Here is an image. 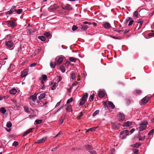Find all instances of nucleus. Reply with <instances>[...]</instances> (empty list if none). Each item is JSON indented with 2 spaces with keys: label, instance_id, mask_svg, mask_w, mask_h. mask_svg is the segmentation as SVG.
Listing matches in <instances>:
<instances>
[{
  "label": "nucleus",
  "instance_id": "35",
  "mask_svg": "<svg viewBox=\"0 0 154 154\" xmlns=\"http://www.w3.org/2000/svg\"><path fill=\"white\" fill-rule=\"evenodd\" d=\"M94 93H93L91 95L89 98V100L90 102H91L93 100V98L94 97Z\"/></svg>",
  "mask_w": 154,
  "mask_h": 154
},
{
  "label": "nucleus",
  "instance_id": "39",
  "mask_svg": "<svg viewBox=\"0 0 154 154\" xmlns=\"http://www.w3.org/2000/svg\"><path fill=\"white\" fill-rule=\"evenodd\" d=\"M69 60L72 62H75L76 61V59L73 57H70L69 58Z\"/></svg>",
  "mask_w": 154,
  "mask_h": 154
},
{
  "label": "nucleus",
  "instance_id": "23",
  "mask_svg": "<svg viewBox=\"0 0 154 154\" xmlns=\"http://www.w3.org/2000/svg\"><path fill=\"white\" fill-rule=\"evenodd\" d=\"M59 6H56L55 7H53L51 6L49 9V10L51 11H53L56 10L58 8Z\"/></svg>",
  "mask_w": 154,
  "mask_h": 154
},
{
  "label": "nucleus",
  "instance_id": "40",
  "mask_svg": "<svg viewBox=\"0 0 154 154\" xmlns=\"http://www.w3.org/2000/svg\"><path fill=\"white\" fill-rule=\"evenodd\" d=\"M99 110H96L95 111V112L93 113V116H95L98 113H99Z\"/></svg>",
  "mask_w": 154,
  "mask_h": 154
},
{
  "label": "nucleus",
  "instance_id": "18",
  "mask_svg": "<svg viewBox=\"0 0 154 154\" xmlns=\"http://www.w3.org/2000/svg\"><path fill=\"white\" fill-rule=\"evenodd\" d=\"M32 130H33V128H32L29 129L24 133L23 136V137H24V136H26L28 134H29V133L32 132Z\"/></svg>",
  "mask_w": 154,
  "mask_h": 154
},
{
  "label": "nucleus",
  "instance_id": "19",
  "mask_svg": "<svg viewBox=\"0 0 154 154\" xmlns=\"http://www.w3.org/2000/svg\"><path fill=\"white\" fill-rule=\"evenodd\" d=\"M46 95V94L45 93H43L41 94L40 96L38 97L39 100H41L43 98H44Z\"/></svg>",
  "mask_w": 154,
  "mask_h": 154
},
{
  "label": "nucleus",
  "instance_id": "16",
  "mask_svg": "<svg viewBox=\"0 0 154 154\" xmlns=\"http://www.w3.org/2000/svg\"><path fill=\"white\" fill-rule=\"evenodd\" d=\"M8 24L11 26L14 27L15 26V23L13 21L8 20L7 21Z\"/></svg>",
  "mask_w": 154,
  "mask_h": 154
},
{
  "label": "nucleus",
  "instance_id": "41",
  "mask_svg": "<svg viewBox=\"0 0 154 154\" xmlns=\"http://www.w3.org/2000/svg\"><path fill=\"white\" fill-rule=\"evenodd\" d=\"M140 146V144L138 143H136L134 144H133L132 146L134 147L137 148L139 147Z\"/></svg>",
  "mask_w": 154,
  "mask_h": 154
},
{
  "label": "nucleus",
  "instance_id": "48",
  "mask_svg": "<svg viewBox=\"0 0 154 154\" xmlns=\"http://www.w3.org/2000/svg\"><path fill=\"white\" fill-rule=\"evenodd\" d=\"M78 29V27L75 26H73L72 27V29L73 31H74Z\"/></svg>",
  "mask_w": 154,
  "mask_h": 154
},
{
  "label": "nucleus",
  "instance_id": "55",
  "mask_svg": "<svg viewBox=\"0 0 154 154\" xmlns=\"http://www.w3.org/2000/svg\"><path fill=\"white\" fill-rule=\"evenodd\" d=\"M36 63H32L31 64H30L29 65V66L30 67H34V66H35L36 65Z\"/></svg>",
  "mask_w": 154,
  "mask_h": 154
},
{
  "label": "nucleus",
  "instance_id": "51",
  "mask_svg": "<svg viewBox=\"0 0 154 154\" xmlns=\"http://www.w3.org/2000/svg\"><path fill=\"white\" fill-rule=\"evenodd\" d=\"M145 138V136H144L143 137L140 136L139 137V140H143Z\"/></svg>",
  "mask_w": 154,
  "mask_h": 154
},
{
  "label": "nucleus",
  "instance_id": "4",
  "mask_svg": "<svg viewBox=\"0 0 154 154\" xmlns=\"http://www.w3.org/2000/svg\"><path fill=\"white\" fill-rule=\"evenodd\" d=\"M61 7L62 8L65 10H70L72 9V8L71 6L69 4H66V5H62Z\"/></svg>",
  "mask_w": 154,
  "mask_h": 154
},
{
  "label": "nucleus",
  "instance_id": "59",
  "mask_svg": "<svg viewBox=\"0 0 154 154\" xmlns=\"http://www.w3.org/2000/svg\"><path fill=\"white\" fill-rule=\"evenodd\" d=\"M148 35L149 36H154V32L150 33L148 34Z\"/></svg>",
  "mask_w": 154,
  "mask_h": 154
},
{
  "label": "nucleus",
  "instance_id": "25",
  "mask_svg": "<svg viewBox=\"0 0 154 154\" xmlns=\"http://www.w3.org/2000/svg\"><path fill=\"white\" fill-rule=\"evenodd\" d=\"M104 93L102 91H100L99 93V96L100 98H102L104 97Z\"/></svg>",
  "mask_w": 154,
  "mask_h": 154
},
{
  "label": "nucleus",
  "instance_id": "63",
  "mask_svg": "<svg viewBox=\"0 0 154 154\" xmlns=\"http://www.w3.org/2000/svg\"><path fill=\"white\" fill-rule=\"evenodd\" d=\"M83 113L82 112H81L79 113V116L80 117H81L82 116Z\"/></svg>",
  "mask_w": 154,
  "mask_h": 154
},
{
  "label": "nucleus",
  "instance_id": "5",
  "mask_svg": "<svg viewBox=\"0 0 154 154\" xmlns=\"http://www.w3.org/2000/svg\"><path fill=\"white\" fill-rule=\"evenodd\" d=\"M47 139V137H44L41 139H40L38 140L35 142L36 143H41L44 142Z\"/></svg>",
  "mask_w": 154,
  "mask_h": 154
},
{
  "label": "nucleus",
  "instance_id": "29",
  "mask_svg": "<svg viewBox=\"0 0 154 154\" xmlns=\"http://www.w3.org/2000/svg\"><path fill=\"white\" fill-rule=\"evenodd\" d=\"M24 110L26 112H29L30 113H33V112H31L27 107H25Z\"/></svg>",
  "mask_w": 154,
  "mask_h": 154
},
{
  "label": "nucleus",
  "instance_id": "15",
  "mask_svg": "<svg viewBox=\"0 0 154 154\" xmlns=\"http://www.w3.org/2000/svg\"><path fill=\"white\" fill-rule=\"evenodd\" d=\"M27 32L28 34L29 35H32L35 32V30L32 28L29 29L27 30Z\"/></svg>",
  "mask_w": 154,
  "mask_h": 154
},
{
  "label": "nucleus",
  "instance_id": "10",
  "mask_svg": "<svg viewBox=\"0 0 154 154\" xmlns=\"http://www.w3.org/2000/svg\"><path fill=\"white\" fill-rule=\"evenodd\" d=\"M16 8V6H12L10 10V11L12 12V13L16 11L17 14H19V9L17 10L15 9Z\"/></svg>",
  "mask_w": 154,
  "mask_h": 154
},
{
  "label": "nucleus",
  "instance_id": "43",
  "mask_svg": "<svg viewBox=\"0 0 154 154\" xmlns=\"http://www.w3.org/2000/svg\"><path fill=\"white\" fill-rule=\"evenodd\" d=\"M42 120H36L35 122L37 124H39L42 122Z\"/></svg>",
  "mask_w": 154,
  "mask_h": 154
},
{
  "label": "nucleus",
  "instance_id": "31",
  "mask_svg": "<svg viewBox=\"0 0 154 154\" xmlns=\"http://www.w3.org/2000/svg\"><path fill=\"white\" fill-rule=\"evenodd\" d=\"M56 63L55 62H51L50 63V65L51 67L52 68H55L56 65Z\"/></svg>",
  "mask_w": 154,
  "mask_h": 154
},
{
  "label": "nucleus",
  "instance_id": "17",
  "mask_svg": "<svg viewBox=\"0 0 154 154\" xmlns=\"http://www.w3.org/2000/svg\"><path fill=\"white\" fill-rule=\"evenodd\" d=\"M132 125V122L129 121H127L125 122L123 125V127H127L131 125Z\"/></svg>",
  "mask_w": 154,
  "mask_h": 154
},
{
  "label": "nucleus",
  "instance_id": "34",
  "mask_svg": "<svg viewBox=\"0 0 154 154\" xmlns=\"http://www.w3.org/2000/svg\"><path fill=\"white\" fill-rule=\"evenodd\" d=\"M6 110L4 107L1 108L0 109V112L3 114H4L6 112Z\"/></svg>",
  "mask_w": 154,
  "mask_h": 154
},
{
  "label": "nucleus",
  "instance_id": "47",
  "mask_svg": "<svg viewBox=\"0 0 154 154\" xmlns=\"http://www.w3.org/2000/svg\"><path fill=\"white\" fill-rule=\"evenodd\" d=\"M50 33L49 32H47L44 34V35L45 36L47 37H49L50 36Z\"/></svg>",
  "mask_w": 154,
  "mask_h": 154
},
{
  "label": "nucleus",
  "instance_id": "61",
  "mask_svg": "<svg viewBox=\"0 0 154 154\" xmlns=\"http://www.w3.org/2000/svg\"><path fill=\"white\" fill-rule=\"evenodd\" d=\"M138 23L139 24V27H140L141 26L142 23H143V21H139Z\"/></svg>",
  "mask_w": 154,
  "mask_h": 154
},
{
  "label": "nucleus",
  "instance_id": "14",
  "mask_svg": "<svg viewBox=\"0 0 154 154\" xmlns=\"http://www.w3.org/2000/svg\"><path fill=\"white\" fill-rule=\"evenodd\" d=\"M65 106H66V109L67 112H70L72 111V107L71 105L66 104Z\"/></svg>",
  "mask_w": 154,
  "mask_h": 154
},
{
  "label": "nucleus",
  "instance_id": "62",
  "mask_svg": "<svg viewBox=\"0 0 154 154\" xmlns=\"http://www.w3.org/2000/svg\"><path fill=\"white\" fill-rule=\"evenodd\" d=\"M60 101L58 102L55 106V107H57L59 106L60 105Z\"/></svg>",
  "mask_w": 154,
  "mask_h": 154
},
{
  "label": "nucleus",
  "instance_id": "54",
  "mask_svg": "<svg viewBox=\"0 0 154 154\" xmlns=\"http://www.w3.org/2000/svg\"><path fill=\"white\" fill-rule=\"evenodd\" d=\"M62 79V78L61 76H58V81L57 83H58Z\"/></svg>",
  "mask_w": 154,
  "mask_h": 154
},
{
  "label": "nucleus",
  "instance_id": "60",
  "mask_svg": "<svg viewBox=\"0 0 154 154\" xmlns=\"http://www.w3.org/2000/svg\"><path fill=\"white\" fill-rule=\"evenodd\" d=\"M139 151L138 149H134V153L137 154L138 153Z\"/></svg>",
  "mask_w": 154,
  "mask_h": 154
},
{
  "label": "nucleus",
  "instance_id": "9",
  "mask_svg": "<svg viewBox=\"0 0 154 154\" xmlns=\"http://www.w3.org/2000/svg\"><path fill=\"white\" fill-rule=\"evenodd\" d=\"M5 45L7 48H10L13 46V43L11 41H9L6 42Z\"/></svg>",
  "mask_w": 154,
  "mask_h": 154
},
{
  "label": "nucleus",
  "instance_id": "52",
  "mask_svg": "<svg viewBox=\"0 0 154 154\" xmlns=\"http://www.w3.org/2000/svg\"><path fill=\"white\" fill-rule=\"evenodd\" d=\"M134 21L133 20H130L129 21V22L128 24V25L129 26H131L133 24V23H134Z\"/></svg>",
  "mask_w": 154,
  "mask_h": 154
},
{
  "label": "nucleus",
  "instance_id": "32",
  "mask_svg": "<svg viewBox=\"0 0 154 154\" xmlns=\"http://www.w3.org/2000/svg\"><path fill=\"white\" fill-rule=\"evenodd\" d=\"M88 94L87 93H86L82 97V98L86 101L87 99L88 98Z\"/></svg>",
  "mask_w": 154,
  "mask_h": 154
},
{
  "label": "nucleus",
  "instance_id": "26",
  "mask_svg": "<svg viewBox=\"0 0 154 154\" xmlns=\"http://www.w3.org/2000/svg\"><path fill=\"white\" fill-rule=\"evenodd\" d=\"M108 105L109 107L112 109L114 108L115 107L114 105L110 101L109 102Z\"/></svg>",
  "mask_w": 154,
  "mask_h": 154
},
{
  "label": "nucleus",
  "instance_id": "44",
  "mask_svg": "<svg viewBox=\"0 0 154 154\" xmlns=\"http://www.w3.org/2000/svg\"><path fill=\"white\" fill-rule=\"evenodd\" d=\"M134 15L136 18L138 17V12L137 11H136L134 12Z\"/></svg>",
  "mask_w": 154,
  "mask_h": 154
},
{
  "label": "nucleus",
  "instance_id": "56",
  "mask_svg": "<svg viewBox=\"0 0 154 154\" xmlns=\"http://www.w3.org/2000/svg\"><path fill=\"white\" fill-rule=\"evenodd\" d=\"M78 84V82H75L72 84V87Z\"/></svg>",
  "mask_w": 154,
  "mask_h": 154
},
{
  "label": "nucleus",
  "instance_id": "49",
  "mask_svg": "<svg viewBox=\"0 0 154 154\" xmlns=\"http://www.w3.org/2000/svg\"><path fill=\"white\" fill-rule=\"evenodd\" d=\"M154 134V129L151 130L148 134L149 135H151L152 134Z\"/></svg>",
  "mask_w": 154,
  "mask_h": 154
},
{
  "label": "nucleus",
  "instance_id": "45",
  "mask_svg": "<svg viewBox=\"0 0 154 154\" xmlns=\"http://www.w3.org/2000/svg\"><path fill=\"white\" fill-rule=\"evenodd\" d=\"M18 144L19 143L18 142L15 141L14 142V143H13L12 145L13 146H17L18 145Z\"/></svg>",
  "mask_w": 154,
  "mask_h": 154
},
{
  "label": "nucleus",
  "instance_id": "22",
  "mask_svg": "<svg viewBox=\"0 0 154 154\" xmlns=\"http://www.w3.org/2000/svg\"><path fill=\"white\" fill-rule=\"evenodd\" d=\"M10 93L12 94H14L17 92V90L16 89L14 88H13L11 89L9 91Z\"/></svg>",
  "mask_w": 154,
  "mask_h": 154
},
{
  "label": "nucleus",
  "instance_id": "37",
  "mask_svg": "<svg viewBox=\"0 0 154 154\" xmlns=\"http://www.w3.org/2000/svg\"><path fill=\"white\" fill-rule=\"evenodd\" d=\"M12 125V123L10 122H8L6 124V126L9 128L11 127Z\"/></svg>",
  "mask_w": 154,
  "mask_h": 154
},
{
  "label": "nucleus",
  "instance_id": "24",
  "mask_svg": "<svg viewBox=\"0 0 154 154\" xmlns=\"http://www.w3.org/2000/svg\"><path fill=\"white\" fill-rule=\"evenodd\" d=\"M86 101V100L82 98L79 101V104L80 106H82L83 105Z\"/></svg>",
  "mask_w": 154,
  "mask_h": 154
},
{
  "label": "nucleus",
  "instance_id": "8",
  "mask_svg": "<svg viewBox=\"0 0 154 154\" xmlns=\"http://www.w3.org/2000/svg\"><path fill=\"white\" fill-rule=\"evenodd\" d=\"M85 147L86 149L89 152L93 149V146L87 144L85 146Z\"/></svg>",
  "mask_w": 154,
  "mask_h": 154
},
{
  "label": "nucleus",
  "instance_id": "64",
  "mask_svg": "<svg viewBox=\"0 0 154 154\" xmlns=\"http://www.w3.org/2000/svg\"><path fill=\"white\" fill-rule=\"evenodd\" d=\"M114 128L115 129H118L119 128V127H118L117 125H114Z\"/></svg>",
  "mask_w": 154,
  "mask_h": 154
},
{
  "label": "nucleus",
  "instance_id": "13",
  "mask_svg": "<svg viewBox=\"0 0 154 154\" xmlns=\"http://www.w3.org/2000/svg\"><path fill=\"white\" fill-rule=\"evenodd\" d=\"M21 20H20V22L21 23V26H22L23 27V26H25L26 24V21L25 19H22V18L21 17H20Z\"/></svg>",
  "mask_w": 154,
  "mask_h": 154
},
{
  "label": "nucleus",
  "instance_id": "46",
  "mask_svg": "<svg viewBox=\"0 0 154 154\" xmlns=\"http://www.w3.org/2000/svg\"><path fill=\"white\" fill-rule=\"evenodd\" d=\"M42 79L44 81L46 80L47 79V76L46 75H42Z\"/></svg>",
  "mask_w": 154,
  "mask_h": 154
},
{
  "label": "nucleus",
  "instance_id": "28",
  "mask_svg": "<svg viewBox=\"0 0 154 154\" xmlns=\"http://www.w3.org/2000/svg\"><path fill=\"white\" fill-rule=\"evenodd\" d=\"M30 98L33 101V102H35V100L37 99L36 95V96H33V95L31 96L30 97Z\"/></svg>",
  "mask_w": 154,
  "mask_h": 154
},
{
  "label": "nucleus",
  "instance_id": "30",
  "mask_svg": "<svg viewBox=\"0 0 154 154\" xmlns=\"http://www.w3.org/2000/svg\"><path fill=\"white\" fill-rule=\"evenodd\" d=\"M97 128V127H93L90 128L88 129L86 131V132L87 133V132L89 131H95L96 129Z\"/></svg>",
  "mask_w": 154,
  "mask_h": 154
},
{
  "label": "nucleus",
  "instance_id": "11",
  "mask_svg": "<svg viewBox=\"0 0 154 154\" xmlns=\"http://www.w3.org/2000/svg\"><path fill=\"white\" fill-rule=\"evenodd\" d=\"M103 26L107 29H109L111 27V25L110 23L107 22L103 23Z\"/></svg>",
  "mask_w": 154,
  "mask_h": 154
},
{
  "label": "nucleus",
  "instance_id": "12",
  "mask_svg": "<svg viewBox=\"0 0 154 154\" xmlns=\"http://www.w3.org/2000/svg\"><path fill=\"white\" fill-rule=\"evenodd\" d=\"M118 117L119 118V121L123 120L125 118L124 115L121 113H119L118 115Z\"/></svg>",
  "mask_w": 154,
  "mask_h": 154
},
{
  "label": "nucleus",
  "instance_id": "57",
  "mask_svg": "<svg viewBox=\"0 0 154 154\" xmlns=\"http://www.w3.org/2000/svg\"><path fill=\"white\" fill-rule=\"evenodd\" d=\"M136 93L137 94H140L141 93V91L140 90H136Z\"/></svg>",
  "mask_w": 154,
  "mask_h": 154
},
{
  "label": "nucleus",
  "instance_id": "36",
  "mask_svg": "<svg viewBox=\"0 0 154 154\" xmlns=\"http://www.w3.org/2000/svg\"><path fill=\"white\" fill-rule=\"evenodd\" d=\"M60 69L62 72L64 73L65 72V69L63 66H60Z\"/></svg>",
  "mask_w": 154,
  "mask_h": 154
},
{
  "label": "nucleus",
  "instance_id": "50",
  "mask_svg": "<svg viewBox=\"0 0 154 154\" xmlns=\"http://www.w3.org/2000/svg\"><path fill=\"white\" fill-rule=\"evenodd\" d=\"M12 13V12L10 10L5 12V14L7 15H10Z\"/></svg>",
  "mask_w": 154,
  "mask_h": 154
},
{
  "label": "nucleus",
  "instance_id": "58",
  "mask_svg": "<svg viewBox=\"0 0 154 154\" xmlns=\"http://www.w3.org/2000/svg\"><path fill=\"white\" fill-rule=\"evenodd\" d=\"M89 152L91 154H96V151H92V150L91 151Z\"/></svg>",
  "mask_w": 154,
  "mask_h": 154
},
{
  "label": "nucleus",
  "instance_id": "53",
  "mask_svg": "<svg viewBox=\"0 0 154 154\" xmlns=\"http://www.w3.org/2000/svg\"><path fill=\"white\" fill-rule=\"evenodd\" d=\"M36 116V115L34 114H31L29 115V117L30 118H32Z\"/></svg>",
  "mask_w": 154,
  "mask_h": 154
},
{
  "label": "nucleus",
  "instance_id": "3",
  "mask_svg": "<svg viewBox=\"0 0 154 154\" xmlns=\"http://www.w3.org/2000/svg\"><path fill=\"white\" fill-rule=\"evenodd\" d=\"M129 131L128 130H124L120 132V134L122 135L123 138H125L126 136L128 135Z\"/></svg>",
  "mask_w": 154,
  "mask_h": 154
},
{
  "label": "nucleus",
  "instance_id": "7",
  "mask_svg": "<svg viewBox=\"0 0 154 154\" xmlns=\"http://www.w3.org/2000/svg\"><path fill=\"white\" fill-rule=\"evenodd\" d=\"M28 72V70L27 69H24L21 72V76L22 77H26L27 75Z\"/></svg>",
  "mask_w": 154,
  "mask_h": 154
},
{
  "label": "nucleus",
  "instance_id": "2",
  "mask_svg": "<svg viewBox=\"0 0 154 154\" xmlns=\"http://www.w3.org/2000/svg\"><path fill=\"white\" fill-rule=\"evenodd\" d=\"M63 60V57H57L55 59L56 64L58 65L62 63Z\"/></svg>",
  "mask_w": 154,
  "mask_h": 154
},
{
  "label": "nucleus",
  "instance_id": "42",
  "mask_svg": "<svg viewBox=\"0 0 154 154\" xmlns=\"http://www.w3.org/2000/svg\"><path fill=\"white\" fill-rule=\"evenodd\" d=\"M73 101V99L72 98H70L67 101L66 103L67 104H69Z\"/></svg>",
  "mask_w": 154,
  "mask_h": 154
},
{
  "label": "nucleus",
  "instance_id": "6",
  "mask_svg": "<svg viewBox=\"0 0 154 154\" xmlns=\"http://www.w3.org/2000/svg\"><path fill=\"white\" fill-rule=\"evenodd\" d=\"M149 100V97L146 96L144 98H143L141 100V104H145Z\"/></svg>",
  "mask_w": 154,
  "mask_h": 154
},
{
  "label": "nucleus",
  "instance_id": "38",
  "mask_svg": "<svg viewBox=\"0 0 154 154\" xmlns=\"http://www.w3.org/2000/svg\"><path fill=\"white\" fill-rule=\"evenodd\" d=\"M71 78L72 79H74L75 78V75L74 72H72L70 74Z\"/></svg>",
  "mask_w": 154,
  "mask_h": 154
},
{
  "label": "nucleus",
  "instance_id": "33",
  "mask_svg": "<svg viewBox=\"0 0 154 154\" xmlns=\"http://www.w3.org/2000/svg\"><path fill=\"white\" fill-rule=\"evenodd\" d=\"M38 38L43 42L46 40V38L44 36H39L38 37Z\"/></svg>",
  "mask_w": 154,
  "mask_h": 154
},
{
  "label": "nucleus",
  "instance_id": "27",
  "mask_svg": "<svg viewBox=\"0 0 154 154\" xmlns=\"http://www.w3.org/2000/svg\"><path fill=\"white\" fill-rule=\"evenodd\" d=\"M58 85V83L57 82H55L53 84V86H51V89L52 90H54L57 87Z\"/></svg>",
  "mask_w": 154,
  "mask_h": 154
},
{
  "label": "nucleus",
  "instance_id": "21",
  "mask_svg": "<svg viewBox=\"0 0 154 154\" xmlns=\"http://www.w3.org/2000/svg\"><path fill=\"white\" fill-rule=\"evenodd\" d=\"M88 27L87 25H81L80 28L84 30H85L87 29L88 28Z\"/></svg>",
  "mask_w": 154,
  "mask_h": 154
},
{
  "label": "nucleus",
  "instance_id": "20",
  "mask_svg": "<svg viewBox=\"0 0 154 154\" xmlns=\"http://www.w3.org/2000/svg\"><path fill=\"white\" fill-rule=\"evenodd\" d=\"M7 59L8 58L7 57H6L4 58L3 59L0 60V63L2 65H4L6 62L5 60H7Z\"/></svg>",
  "mask_w": 154,
  "mask_h": 154
},
{
  "label": "nucleus",
  "instance_id": "1",
  "mask_svg": "<svg viewBox=\"0 0 154 154\" xmlns=\"http://www.w3.org/2000/svg\"><path fill=\"white\" fill-rule=\"evenodd\" d=\"M147 123L146 122L145 123H142L139 124L138 129L140 131H142L144 130L146 127V125Z\"/></svg>",
  "mask_w": 154,
  "mask_h": 154
}]
</instances>
